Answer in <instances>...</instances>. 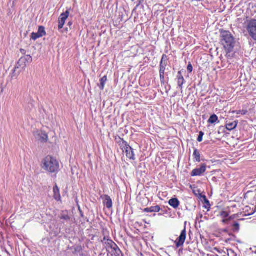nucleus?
Listing matches in <instances>:
<instances>
[{"label":"nucleus","instance_id":"1","mask_svg":"<svg viewBox=\"0 0 256 256\" xmlns=\"http://www.w3.org/2000/svg\"><path fill=\"white\" fill-rule=\"evenodd\" d=\"M220 43L227 53L232 52L236 44V38L229 31L220 30Z\"/></svg>","mask_w":256,"mask_h":256},{"label":"nucleus","instance_id":"2","mask_svg":"<svg viewBox=\"0 0 256 256\" xmlns=\"http://www.w3.org/2000/svg\"><path fill=\"white\" fill-rule=\"evenodd\" d=\"M42 168L44 170L54 173L58 171L59 164L58 160L54 158L48 156L42 161Z\"/></svg>","mask_w":256,"mask_h":256},{"label":"nucleus","instance_id":"3","mask_svg":"<svg viewBox=\"0 0 256 256\" xmlns=\"http://www.w3.org/2000/svg\"><path fill=\"white\" fill-rule=\"evenodd\" d=\"M32 60V58L30 55H26L24 56H22L18 61L14 70L12 77L13 78L16 77V76L15 74V72L16 68H21L24 69L27 66V64L30 63Z\"/></svg>","mask_w":256,"mask_h":256},{"label":"nucleus","instance_id":"4","mask_svg":"<svg viewBox=\"0 0 256 256\" xmlns=\"http://www.w3.org/2000/svg\"><path fill=\"white\" fill-rule=\"evenodd\" d=\"M246 29L250 36L256 41V20H250L247 24Z\"/></svg>","mask_w":256,"mask_h":256},{"label":"nucleus","instance_id":"5","mask_svg":"<svg viewBox=\"0 0 256 256\" xmlns=\"http://www.w3.org/2000/svg\"><path fill=\"white\" fill-rule=\"evenodd\" d=\"M186 238V228L182 231L180 236L175 241V244L177 248L182 246L184 243Z\"/></svg>","mask_w":256,"mask_h":256},{"label":"nucleus","instance_id":"6","mask_svg":"<svg viewBox=\"0 0 256 256\" xmlns=\"http://www.w3.org/2000/svg\"><path fill=\"white\" fill-rule=\"evenodd\" d=\"M45 35H46V32L45 31L44 27L43 26H40L38 32H32L31 34V38L36 40L38 38H42Z\"/></svg>","mask_w":256,"mask_h":256},{"label":"nucleus","instance_id":"7","mask_svg":"<svg viewBox=\"0 0 256 256\" xmlns=\"http://www.w3.org/2000/svg\"><path fill=\"white\" fill-rule=\"evenodd\" d=\"M206 170V164H204L200 165V168L193 170L190 174L192 176H200Z\"/></svg>","mask_w":256,"mask_h":256},{"label":"nucleus","instance_id":"8","mask_svg":"<svg viewBox=\"0 0 256 256\" xmlns=\"http://www.w3.org/2000/svg\"><path fill=\"white\" fill-rule=\"evenodd\" d=\"M70 12L66 10L65 12L62 14L59 18L58 20V29H62L65 24L66 20L69 16Z\"/></svg>","mask_w":256,"mask_h":256},{"label":"nucleus","instance_id":"9","mask_svg":"<svg viewBox=\"0 0 256 256\" xmlns=\"http://www.w3.org/2000/svg\"><path fill=\"white\" fill-rule=\"evenodd\" d=\"M176 79L178 80V88H179L181 92L182 93L183 84L186 82V80L184 76H182L181 71H179L178 72Z\"/></svg>","mask_w":256,"mask_h":256},{"label":"nucleus","instance_id":"10","mask_svg":"<svg viewBox=\"0 0 256 256\" xmlns=\"http://www.w3.org/2000/svg\"><path fill=\"white\" fill-rule=\"evenodd\" d=\"M124 149L126 156L130 160H135L133 149L129 145H126Z\"/></svg>","mask_w":256,"mask_h":256},{"label":"nucleus","instance_id":"11","mask_svg":"<svg viewBox=\"0 0 256 256\" xmlns=\"http://www.w3.org/2000/svg\"><path fill=\"white\" fill-rule=\"evenodd\" d=\"M58 218L66 222H68L71 218V217L70 216L68 211L64 210L58 215Z\"/></svg>","mask_w":256,"mask_h":256},{"label":"nucleus","instance_id":"12","mask_svg":"<svg viewBox=\"0 0 256 256\" xmlns=\"http://www.w3.org/2000/svg\"><path fill=\"white\" fill-rule=\"evenodd\" d=\"M102 198L104 200V204L108 208H110L112 206V202L111 198L108 195H104Z\"/></svg>","mask_w":256,"mask_h":256},{"label":"nucleus","instance_id":"13","mask_svg":"<svg viewBox=\"0 0 256 256\" xmlns=\"http://www.w3.org/2000/svg\"><path fill=\"white\" fill-rule=\"evenodd\" d=\"M238 124V120H235L232 122H229L226 121V128L230 131H231L236 128Z\"/></svg>","mask_w":256,"mask_h":256},{"label":"nucleus","instance_id":"14","mask_svg":"<svg viewBox=\"0 0 256 256\" xmlns=\"http://www.w3.org/2000/svg\"><path fill=\"white\" fill-rule=\"evenodd\" d=\"M116 244L112 240H107L104 243V246L106 250V251L109 252L110 249L112 250L114 246Z\"/></svg>","mask_w":256,"mask_h":256},{"label":"nucleus","instance_id":"15","mask_svg":"<svg viewBox=\"0 0 256 256\" xmlns=\"http://www.w3.org/2000/svg\"><path fill=\"white\" fill-rule=\"evenodd\" d=\"M54 198L57 201L61 200V196L60 192V189L57 185L54 187Z\"/></svg>","mask_w":256,"mask_h":256},{"label":"nucleus","instance_id":"16","mask_svg":"<svg viewBox=\"0 0 256 256\" xmlns=\"http://www.w3.org/2000/svg\"><path fill=\"white\" fill-rule=\"evenodd\" d=\"M160 210V208L158 205H156L154 206H151L150 208H147L144 210V212H159Z\"/></svg>","mask_w":256,"mask_h":256},{"label":"nucleus","instance_id":"17","mask_svg":"<svg viewBox=\"0 0 256 256\" xmlns=\"http://www.w3.org/2000/svg\"><path fill=\"white\" fill-rule=\"evenodd\" d=\"M169 204L174 208H176L180 205V202L176 198H172L168 202Z\"/></svg>","mask_w":256,"mask_h":256},{"label":"nucleus","instance_id":"18","mask_svg":"<svg viewBox=\"0 0 256 256\" xmlns=\"http://www.w3.org/2000/svg\"><path fill=\"white\" fill-rule=\"evenodd\" d=\"M37 138L42 142H47L48 136L45 132H40L38 134Z\"/></svg>","mask_w":256,"mask_h":256},{"label":"nucleus","instance_id":"19","mask_svg":"<svg viewBox=\"0 0 256 256\" xmlns=\"http://www.w3.org/2000/svg\"><path fill=\"white\" fill-rule=\"evenodd\" d=\"M193 156H194V159L196 162H200V154L199 151L194 148Z\"/></svg>","mask_w":256,"mask_h":256},{"label":"nucleus","instance_id":"20","mask_svg":"<svg viewBox=\"0 0 256 256\" xmlns=\"http://www.w3.org/2000/svg\"><path fill=\"white\" fill-rule=\"evenodd\" d=\"M107 81V76H104L100 80V85L99 87L101 90H103L104 88L105 84Z\"/></svg>","mask_w":256,"mask_h":256},{"label":"nucleus","instance_id":"21","mask_svg":"<svg viewBox=\"0 0 256 256\" xmlns=\"http://www.w3.org/2000/svg\"><path fill=\"white\" fill-rule=\"evenodd\" d=\"M217 121H218V122H219L218 117L216 114H214L210 116L208 122L210 124H212L215 123Z\"/></svg>","mask_w":256,"mask_h":256},{"label":"nucleus","instance_id":"22","mask_svg":"<svg viewBox=\"0 0 256 256\" xmlns=\"http://www.w3.org/2000/svg\"><path fill=\"white\" fill-rule=\"evenodd\" d=\"M112 250H113L115 256H120V254H122L121 250L118 247L116 244H115Z\"/></svg>","mask_w":256,"mask_h":256},{"label":"nucleus","instance_id":"23","mask_svg":"<svg viewBox=\"0 0 256 256\" xmlns=\"http://www.w3.org/2000/svg\"><path fill=\"white\" fill-rule=\"evenodd\" d=\"M232 230L234 232H238L240 230V224L238 222H234L232 224Z\"/></svg>","mask_w":256,"mask_h":256},{"label":"nucleus","instance_id":"24","mask_svg":"<svg viewBox=\"0 0 256 256\" xmlns=\"http://www.w3.org/2000/svg\"><path fill=\"white\" fill-rule=\"evenodd\" d=\"M232 113H236L237 114H241L242 115H245L248 113V110H242L236 111H233Z\"/></svg>","mask_w":256,"mask_h":256},{"label":"nucleus","instance_id":"25","mask_svg":"<svg viewBox=\"0 0 256 256\" xmlns=\"http://www.w3.org/2000/svg\"><path fill=\"white\" fill-rule=\"evenodd\" d=\"M166 66V64L160 63V72H164Z\"/></svg>","mask_w":256,"mask_h":256},{"label":"nucleus","instance_id":"26","mask_svg":"<svg viewBox=\"0 0 256 256\" xmlns=\"http://www.w3.org/2000/svg\"><path fill=\"white\" fill-rule=\"evenodd\" d=\"M168 56L166 54H163L162 58V60L160 63L162 64H167V61H168Z\"/></svg>","mask_w":256,"mask_h":256},{"label":"nucleus","instance_id":"27","mask_svg":"<svg viewBox=\"0 0 256 256\" xmlns=\"http://www.w3.org/2000/svg\"><path fill=\"white\" fill-rule=\"evenodd\" d=\"M204 135V133L202 132H199V135L198 138L197 140L198 142H201L202 140V138Z\"/></svg>","mask_w":256,"mask_h":256},{"label":"nucleus","instance_id":"28","mask_svg":"<svg viewBox=\"0 0 256 256\" xmlns=\"http://www.w3.org/2000/svg\"><path fill=\"white\" fill-rule=\"evenodd\" d=\"M192 69H193V68H192V65L190 64H189L187 67L188 71L189 72H192Z\"/></svg>","mask_w":256,"mask_h":256},{"label":"nucleus","instance_id":"29","mask_svg":"<svg viewBox=\"0 0 256 256\" xmlns=\"http://www.w3.org/2000/svg\"><path fill=\"white\" fill-rule=\"evenodd\" d=\"M220 215L224 218H226L228 216V214L226 212L222 211L220 212Z\"/></svg>","mask_w":256,"mask_h":256},{"label":"nucleus","instance_id":"30","mask_svg":"<svg viewBox=\"0 0 256 256\" xmlns=\"http://www.w3.org/2000/svg\"><path fill=\"white\" fill-rule=\"evenodd\" d=\"M160 80H164V72H160Z\"/></svg>","mask_w":256,"mask_h":256},{"label":"nucleus","instance_id":"31","mask_svg":"<svg viewBox=\"0 0 256 256\" xmlns=\"http://www.w3.org/2000/svg\"><path fill=\"white\" fill-rule=\"evenodd\" d=\"M74 250L76 252H80L82 250V248L81 246H77L74 248Z\"/></svg>","mask_w":256,"mask_h":256},{"label":"nucleus","instance_id":"32","mask_svg":"<svg viewBox=\"0 0 256 256\" xmlns=\"http://www.w3.org/2000/svg\"><path fill=\"white\" fill-rule=\"evenodd\" d=\"M20 51L21 52V53L23 54H26V50L24 49H20Z\"/></svg>","mask_w":256,"mask_h":256},{"label":"nucleus","instance_id":"33","mask_svg":"<svg viewBox=\"0 0 256 256\" xmlns=\"http://www.w3.org/2000/svg\"><path fill=\"white\" fill-rule=\"evenodd\" d=\"M168 88H167L166 86V92L168 93V91L170 90V88H171V86L170 85H169L168 86Z\"/></svg>","mask_w":256,"mask_h":256},{"label":"nucleus","instance_id":"34","mask_svg":"<svg viewBox=\"0 0 256 256\" xmlns=\"http://www.w3.org/2000/svg\"><path fill=\"white\" fill-rule=\"evenodd\" d=\"M204 198L205 200V202L206 204H210L208 200L206 198L205 196H204Z\"/></svg>","mask_w":256,"mask_h":256},{"label":"nucleus","instance_id":"35","mask_svg":"<svg viewBox=\"0 0 256 256\" xmlns=\"http://www.w3.org/2000/svg\"><path fill=\"white\" fill-rule=\"evenodd\" d=\"M214 250H216V252H218L219 253H220V250H219V249L217 248H214Z\"/></svg>","mask_w":256,"mask_h":256},{"label":"nucleus","instance_id":"36","mask_svg":"<svg viewBox=\"0 0 256 256\" xmlns=\"http://www.w3.org/2000/svg\"><path fill=\"white\" fill-rule=\"evenodd\" d=\"M228 219H224L222 222L224 223H226V222H228Z\"/></svg>","mask_w":256,"mask_h":256},{"label":"nucleus","instance_id":"37","mask_svg":"<svg viewBox=\"0 0 256 256\" xmlns=\"http://www.w3.org/2000/svg\"><path fill=\"white\" fill-rule=\"evenodd\" d=\"M160 82H161L162 84H164V82H165V80H160Z\"/></svg>","mask_w":256,"mask_h":256},{"label":"nucleus","instance_id":"38","mask_svg":"<svg viewBox=\"0 0 256 256\" xmlns=\"http://www.w3.org/2000/svg\"><path fill=\"white\" fill-rule=\"evenodd\" d=\"M72 22H70L68 23V25L70 26L72 25Z\"/></svg>","mask_w":256,"mask_h":256},{"label":"nucleus","instance_id":"39","mask_svg":"<svg viewBox=\"0 0 256 256\" xmlns=\"http://www.w3.org/2000/svg\"><path fill=\"white\" fill-rule=\"evenodd\" d=\"M106 240V237H104V240H102V242H104V240Z\"/></svg>","mask_w":256,"mask_h":256},{"label":"nucleus","instance_id":"40","mask_svg":"<svg viewBox=\"0 0 256 256\" xmlns=\"http://www.w3.org/2000/svg\"><path fill=\"white\" fill-rule=\"evenodd\" d=\"M81 216H82V217H83V216H84V215H83V214H82V212H81Z\"/></svg>","mask_w":256,"mask_h":256}]
</instances>
